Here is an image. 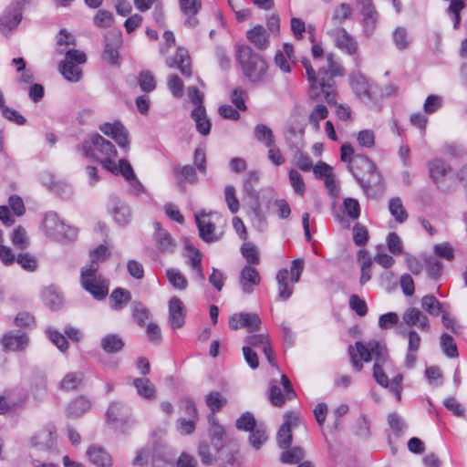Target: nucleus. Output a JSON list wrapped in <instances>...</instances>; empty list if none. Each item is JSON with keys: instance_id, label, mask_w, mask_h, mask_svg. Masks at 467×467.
I'll return each instance as SVG.
<instances>
[{"instance_id": "1", "label": "nucleus", "mask_w": 467, "mask_h": 467, "mask_svg": "<svg viewBox=\"0 0 467 467\" xmlns=\"http://www.w3.org/2000/svg\"><path fill=\"white\" fill-rule=\"evenodd\" d=\"M348 355L351 364L357 371L363 368V362H369L374 358L373 377L378 384L389 388L398 400H400L402 376L398 374L391 381L383 370V366L391 365L387 346L379 340H369L367 343L357 341L354 346L348 347Z\"/></svg>"}, {"instance_id": "2", "label": "nucleus", "mask_w": 467, "mask_h": 467, "mask_svg": "<svg viewBox=\"0 0 467 467\" xmlns=\"http://www.w3.org/2000/svg\"><path fill=\"white\" fill-rule=\"evenodd\" d=\"M309 83L308 95L311 99H324L328 104L336 103V77H342L345 70L332 53L326 55V65L316 64L317 71L307 58L301 60Z\"/></svg>"}, {"instance_id": "3", "label": "nucleus", "mask_w": 467, "mask_h": 467, "mask_svg": "<svg viewBox=\"0 0 467 467\" xmlns=\"http://www.w3.org/2000/svg\"><path fill=\"white\" fill-rule=\"evenodd\" d=\"M236 59L244 77L254 84L264 83L267 78V63L262 56L248 46H241L236 51Z\"/></svg>"}, {"instance_id": "4", "label": "nucleus", "mask_w": 467, "mask_h": 467, "mask_svg": "<svg viewBox=\"0 0 467 467\" xmlns=\"http://www.w3.org/2000/svg\"><path fill=\"white\" fill-rule=\"evenodd\" d=\"M86 158H93L99 161L104 168L112 164L117 156L115 146L101 135L95 133L88 136L78 147Z\"/></svg>"}, {"instance_id": "5", "label": "nucleus", "mask_w": 467, "mask_h": 467, "mask_svg": "<svg viewBox=\"0 0 467 467\" xmlns=\"http://www.w3.org/2000/svg\"><path fill=\"white\" fill-rule=\"evenodd\" d=\"M349 171L366 192L380 182V175L377 171L375 163L367 156L355 155L350 160Z\"/></svg>"}, {"instance_id": "6", "label": "nucleus", "mask_w": 467, "mask_h": 467, "mask_svg": "<svg viewBox=\"0 0 467 467\" xmlns=\"http://www.w3.org/2000/svg\"><path fill=\"white\" fill-rule=\"evenodd\" d=\"M80 284L96 300H103L109 294V280L98 274L94 266L81 269Z\"/></svg>"}, {"instance_id": "7", "label": "nucleus", "mask_w": 467, "mask_h": 467, "mask_svg": "<svg viewBox=\"0 0 467 467\" xmlns=\"http://www.w3.org/2000/svg\"><path fill=\"white\" fill-rule=\"evenodd\" d=\"M25 0H14L0 16V32L9 36L19 26L23 18Z\"/></svg>"}, {"instance_id": "8", "label": "nucleus", "mask_w": 467, "mask_h": 467, "mask_svg": "<svg viewBox=\"0 0 467 467\" xmlns=\"http://www.w3.org/2000/svg\"><path fill=\"white\" fill-rule=\"evenodd\" d=\"M87 57L83 51L69 49L66 52L65 60L59 64V71L66 79L77 82L82 76L78 65L85 63Z\"/></svg>"}, {"instance_id": "9", "label": "nucleus", "mask_w": 467, "mask_h": 467, "mask_svg": "<svg viewBox=\"0 0 467 467\" xmlns=\"http://www.w3.org/2000/svg\"><path fill=\"white\" fill-rule=\"evenodd\" d=\"M280 384L283 386L284 391L276 380L270 381L269 400L275 407H282L287 400L296 398V391L286 375L281 376Z\"/></svg>"}, {"instance_id": "10", "label": "nucleus", "mask_w": 467, "mask_h": 467, "mask_svg": "<svg viewBox=\"0 0 467 467\" xmlns=\"http://www.w3.org/2000/svg\"><path fill=\"white\" fill-rule=\"evenodd\" d=\"M398 334L408 338V351L405 358V365L408 368L414 367L417 360V352L420 349L421 338L417 331L404 327L400 324L398 327Z\"/></svg>"}, {"instance_id": "11", "label": "nucleus", "mask_w": 467, "mask_h": 467, "mask_svg": "<svg viewBox=\"0 0 467 467\" xmlns=\"http://www.w3.org/2000/svg\"><path fill=\"white\" fill-rule=\"evenodd\" d=\"M356 6L363 16L364 33L367 36H370L377 26L379 17L373 0H356Z\"/></svg>"}, {"instance_id": "12", "label": "nucleus", "mask_w": 467, "mask_h": 467, "mask_svg": "<svg viewBox=\"0 0 467 467\" xmlns=\"http://www.w3.org/2000/svg\"><path fill=\"white\" fill-rule=\"evenodd\" d=\"M299 417L296 413L287 411L284 415V423L281 425L277 431L276 441L277 444L282 449H287L292 443V427L297 426Z\"/></svg>"}, {"instance_id": "13", "label": "nucleus", "mask_w": 467, "mask_h": 467, "mask_svg": "<svg viewBox=\"0 0 467 467\" xmlns=\"http://www.w3.org/2000/svg\"><path fill=\"white\" fill-rule=\"evenodd\" d=\"M246 343L245 347H250V348H257L261 350L268 363L273 367H277L275 358L273 354V349L271 348L270 340L267 335L265 334H253L247 336L244 339Z\"/></svg>"}, {"instance_id": "14", "label": "nucleus", "mask_w": 467, "mask_h": 467, "mask_svg": "<svg viewBox=\"0 0 467 467\" xmlns=\"http://www.w3.org/2000/svg\"><path fill=\"white\" fill-rule=\"evenodd\" d=\"M106 44L102 57L111 65L118 64L119 49L122 44V35L120 31H110L105 37Z\"/></svg>"}, {"instance_id": "15", "label": "nucleus", "mask_w": 467, "mask_h": 467, "mask_svg": "<svg viewBox=\"0 0 467 467\" xmlns=\"http://www.w3.org/2000/svg\"><path fill=\"white\" fill-rule=\"evenodd\" d=\"M99 130L105 135L111 137L119 147L126 150H129V132L119 121H115L114 123L106 122L99 126Z\"/></svg>"}, {"instance_id": "16", "label": "nucleus", "mask_w": 467, "mask_h": 467, "mask_svg": "<svg viewBox=\"0 0 467 467\" xmlns=\"http://www.w3.org/2000/svg\"><path fill=\"white\" fill-rule=\"evenodd\" d=\"M431 180L439 188H442L446 176L451 172V167L443 159L434 158L427 163Z\"/></svg>"}, {"instance_id": "17", "label": "nucleus", "mask_w": 467, "mask_h": 467, "mask_svg": "<svg viewBox=\"0 0 467 467\" xmlns=\"http://www.w3.org/2000/svg\"><path fill=\"white\" fill-rule=\"evenodd\" d=\"M261 320L254 313H239L233 315L229 319V327L234 330L246 328L249 332L258 331Z\"/></svg>"}, {"instance_id": "18", "label": "nucleus", "mask_w": 467, "mask_h": 467, "mask_svg": "<svg viewBox=\"0 0 467 467\" xmlns=\"http://www.w3.org/2000/svg\"><path fill=\"white\" fill-rule=\"evenodd\" d=\"M260 181V173L257 171H250L243 182L244 193L254 201L253 210L256 216L261 214V206L259 202V192L255 191L254 186Z\"/></svg>"}, {"instance_id": "19", "label": "nucleus", "mask_w": 467, "mask_h": 467, "mask_svg": "<svg viewBox=\"0 0 467 467\" xmlns=\"http://www.w3.org/2000/svg\"><path fill=\"white\" fill-rule=\"evenodd\" d=\"M57 442V429L52 424L44 426L31 438V443L35 447L43 450H52Z\"/></svg>"}, {"instance_id": "20", "label": "nucleus", "mask_w": 467, "mask_h": 467, "mask_svg": "<svg viewBox=\"0 0 467 467\" xmlns=\"http://www.w3.org/2000/svg\"><path fill=\"white\" fill-rule=\"evenodd\" d=\"M181 12L184 16L183 25L188 28H194L199 25L197 14L202 9L201 0H179Z\"/></svg>"}, {"instance_id": "21", "label": "nucleus", "mask_w": 467, "mask_h": 467, "mask_svg": "<svg viewBox=\"0 0 467 467\" xmlns=\"http://www.w3.org/2000/svg\"><path fill=\"white\" fill-rule=\"evenodd\" d=\"M336 46L348 53V55H355L358 51V42L350 36L343 27H337L329 32Z\"/></svg>"}, {"instance_id": "22", "label": "nucleus", "mask_w": 467, "mask_h": 467, "mask_svg": "<svg viewBox=\"0 0 467 467\" xmlns=\"http://www.w3.org/2000/svg\"><path fill=\"white\" fill-rule=\"evenodd\" d=\"M350 86L355 94L364 102L372 100L371 85L360 72H353L349 76Z\"/></svg>"}, {"instance_id": "23", "label": "nucleus", "mask_w": 467, "mask_h": 467, "mask_svg": "<svg viewBox=\"0 0 467 467\" xmlns=\"http://www.w3.org/2000/svg\"><path fill=\"white\" fill-rule=\"evenodd\" d=\"M261 276L259 272L251 265H245L240 272L239 285L244 294L249 295L260 285Z\"/></svg>"}, {"instance_id": "24", "label": "nucleus", "mask_w": 467, "mask_h": 467, "mask_svg": "<svg viewBox=\"0 0 467 467\" xmlns=\"http://www.w3.org/2000/svg\"><path fill=\"white\" fill-rule=\"evenodd\" d=\"M169 67H176L185 77L192 76V63L189 52L184 47H178L172 57L166 59Z\"/></svg>"}, {"instance_id": "25", "label": "nucleus", "mask_w": 467, "mask_h": 467, "mask_svg": "<svg viewBox=\"0 0 467 467\" xmlns=\"http://www.w3.org/2000/svg\"><path fill=\"white\" fill-rule=\"evenodd\" d=\"M187 265L194 271L197 281L203 283L205 276L202 265V254L199 249L190 244L185 245V254Z\"/></svg>"}, {"instance_id": "26", "label": "nucleus", "mask_w": 467, "mask_h": 467, "mask_svg": "<svg viewBox=\"0 0 467 467\" xmlns=\"http://www.w3.org/2000/svg\"><path fill=\"white\" fill-rule=\"evenodd\" d=\"M207 217L208 214L204 211H202L195 214V222L199 229L200 237L206 243H213L219 238L214 233V224Z\"/></svg>"}, {"instance_id": "27", "label": "nucleus", "mask_w": 467, "mask_h": 467, "mask_svg": "<svg viewBox=\"0 0 467 467\" xmlns=\"http://www.w3.org/2000/svg\"><path fill=\"white\" fill-rule=\"evenodd\" d=\"M185 322V307L182 301L172 296L169 301V324L172 328H180Z\"/></svg>"}, {"instance_id": "28", "label": "nucleus", "mask_w": 467, "mask_h": 467, "mask_svg": "<svg viewBox=\"0 0 467 467\" xmlns=\"http://www.w3.org/2000/svg\"><path fill=\"white\" fill-rule=\"evenodd\" d=\"M402 320L408 328L417 326L421 331L430 329L429 318L416 307L408 308L402 315Z\"/></svg>"}, {"instance_id": "29", "label": "nucleus", "mask_w": 467, "mask_h": 467, "mask_svg": "<svg viewBox=\"0 0 467 467\" xmlns=\"http://www.w3.org/2000/svg\"><path fill=\"white\" fill-rule=\"evenodd\" d=\"M154 240L160 252L171 254L176 248V243L171 235L161 228V223H154Z\"/></svg>"}, {"instance_id": "30", "label": "nucleus", "mask_w": 467, "mask_h": 467, "mask_svg": "<svg viewBox=\"0 0 467 467\" xmlns=\"http://www.w3.org/2000/svg\"><path fill=\"white\" fill-rule=\"evenodd\" d=\"M88 460L98 467H111L113 461L111 456L99 446H90L87 451Z\"/></svg>"}, {"instance_id": "31", "label": "nucleus", "mask_w": 467, "mask_h": 467, "mask_svg": "<svg viewBox=\"0 0 467 467\" xmlns=\"http://www.w3.org/2000/svg\"><path fill=\"white\" fill-rule=\"evenodd\" d=\"M191 117L195 122L197 131L203 136H207L211 131L212 123L206 114L205 108H194L191 113Z\"/></svg>"}, {"instance_id": "32", "label": "nucleus", "mask_w": 467, "mask_h": 467, "mask_svg": "<svg viewBox=\"0 0 467 467\" xmlns=\"http://www.w3.org/2000/svg\"><path fill=\"white\" fill-rule=\"evenodd\" d=\"M132 384L135 387L137 393L141 398L147 400L156 399V389L153 383L147 378L133 379Z\"/></svg>"}, {"instance_id": "33", "label": "nucleus", "mask_w": 467, "mask_h": 467, "mask_svg": "<svg viewBox=\"0 0 467 467\" xmlns=\"http://www.w3.org/2000/svg\"><path fill=\"white\" fill-rule=\"evenodd\" d=\"M210 428L209 436L213 441V446L217 451H220L223 447V437L225 435L224 429L218 423V420L214 415L209 417Z\"/></svg>"}, {"instance_id": "34", "label": "nucleus", "mask_w": 467, "mask_h": 467, "mask_svg": "<svg viewBox=\"0 0 467 467\" xmlns=\"http://www.w3.org/2000/svg\"><path fill=\"white\" fill-rule=\"evenodd\" d=\"M28 344V337L25 333L7 334L3 338L4 347L12 351L24 350Z\"/></svg>"}, {"instance_id": "35", "label": "nucleus", "mask_w": 467, "mask_h": 467, "mask_svg": "<svg viewBox=\"0 0 467 467\" xmlns=\"http://www.w3.org/2000/svg\"><path fill=\"white\" fill-rule=\"evenodd\" d=\"M288 277L289 272L285 268L280 269L276 274V282L278 285V296L282 300L288 299L294 292V284H289Z\"/></svg>"}, {"instance_id": "36", "label": "nucleus", "mask_w": 467, "mask_h": 467, "mask_svg": "<svg viewBox=\"0 0 467 467\" xmlns=\"http://www.w3.org/2000/svg\"><path fill=\"white\" fill-rule=\"evenodd\" d=\"M90 408V400L84 396H79L68 404L67 415L69 418H78L88 411Z\"/></svg>"}, {"instance_id": "37", "label": "nucleus", "mask_w": 467, "mask_h": 467, "mask_svg": "<svg viewBox=\"0 0 467 467\" xmlns=\"http://www.w3.org/2000/svg\"><path fill=\"white\" fill-rule=\"evenodd\" d=\"M246 36L259 49H265L269 46L266 30L262 26H255L250 29Z\"/></svg>"}, {"instance_id": "38", "label": "nucleus", "mask_w": 467, "mask_h": 467, "mask_svg": "<svg viewBox=\"0 0 467 467\" xmlns=\"http://www.w3.org/2000/svg\"><path fill=\"white\" fill-rule=\"evenodd\" d=\"M129 415L130 410L120 402H112L107 411V418L110 422H126Z\"/></svg>"}, {"instance_id": "39", "label": "nucleus", "mask_w": 467, "mask_h": 467, "mask_svg": "<svg viewBox=\"0 0 467 467\" xmlns=\"http://www.w3.org/2000/svg\"><path fill=\"white\" fill-rule=\"evenodd\" d=\"M43 226L47 234L51 237H60L61 234L57 230V228H65V223L60 221L56 213H47L43 220Z\"/></svg>"}, {"instance_id": "40", "label": "nucleus", "mask_w": 467, "mask_h": 467, "mask_svg": "<svg viewBox=\"0 0 467 467\" xmlns=\"http://www.w3.org/2000/svg\"><path fill=\"white\" fill-rule=\"evenodd\" d=\"M130 299V292L119 287L112 291L109 296V306L113 310L119 311L124 308Z\"/></svg>"}, {"instance_id": "41", "label": "nucleus", "mask_w": 467, "mask_h": 467, "mask_svg": "<svg viewBox=\"0 0 467 467\" xmlns=\"http://www.w3.org/2000/svg\"><path fill=\"white\" fill-rule=\"evenodd\" d=\"M123 339L117 334H108L101 338L100 347L107 353H117L124 348Z\"/></svg>"}, {"instance_id": "42", "label": "nucleus", "mask_w": 467, "mask_h": 467, "mask_svg": "<svg viewBox=\"0 0 467 467\" xmlns=\"http://www.w3.org/2000/svg\"><path fill=\"white\" fill-rule=\"evenodd\" d=\"M112 213L115 221L120 225H126L131 218L130 210L128 205L118 199H113Z\"/></svg>"}, {"instance_id": "43", "label": "nucleus", "mask_w": 467, "mask_h": 467, "mask_svg": "<svg viewBox=\"0 0 467 467\" xmlns=\"http://www.w3.org/2000/svg\"><path fill=\"white\" fill-rule=\"evenodd\" d=\"M105 169L115 175L121 174L127 181L134 179L135 176L130 163L125 159H120L119 164L113 160L112 164L108 165Z\"/></svg>"}, {"instance_id": "44", "label": "nucleus", "mask_w": 467, "mask_h": 467, "mask_svg": "<svg viewBox=\"0 0 467 467\" xmlns=\"http://www.w3.org/2000/svg\"><path fill=\"white\" fill-rule=\"evenodd\" d=\"M389 211L394 217L395 221L399 223H403L407 221L409 214L399 197L391 198L389 202Z\"/></svg>"}, {"instance_id": "45", "label": "nucleus", "mask_w": 467, "mask_h": 467, "mask_svg": "<svg viewBox=\"0 0 467 467\" xmlns=\"http://www.w3.org/2000/svg\"><path fill=\"white\" fill-rule=\"evenodd\" d=\"M205 403L214 415L227 404V399L219 391H211L205 397Z\"/></svg>"}, {"instance_id": "46", "label": "nucleus", "mask_w": 467, "mask_h": 467, "mask_svg": "<svg viewBox=\"0 0 467 467\" xmlns=\"http://www.w3.org/2000/svg\"><path fill=\"white\" fill-rule=\"evenodd\" d=\"M166 276L175 289L185 290L187 288V278L180 270L176 268H169L166 270Z\"/></svg>"}, {"instance_id": "47", "label": "nucleus", "mask_w": 467, "mask_h": 467, "mask_svg": "<svg viewBox=\"0 0 467 467\" xmlns=\"http://www.w3.org/2000/svg\"><path fill=\"white\" fill-rule=\"evenodd\" d=\"M109 255L110 253L107 246L101 244L98 248L90 252V263L84 268H92V266H94L96 270H99V263L104 262Z\"/></svg>"}, {"instance_id": "48", "label": "nucleus", "mask_w": 467, "mask_h": 467, "mask_svg": "<svg viewBox=\"0 0 467 467\" xmlns=\"http://www.w3.org/2000/svg\"><path fill=\"white\" fill-rule=\"evenodd\" d=\"M83 379L81 372L68 373L61 380L60 387L65 390H74L82 383Z\"/></svg>"}, {"instance_id": "49", "label": "nucleus", "mask_w": 467, "mask_h": 467, "mask_svg": "<svg viewBox=\"0 0 467 467\" xmlns=\"http://www.w3.org/2000/svg\"><path fill=\"white\" fill-rule=\"evenodd\" d=\"M441 347L444 354L451 358L458 357V348L453 337L449 334H442L441 337Z\"/></svg>"}, {"instance_id": "50", "label": "nucleus", "mask_w": 467, "mask_h": 467, "mask_svg": "<svg viewBox=\"0 0 467 467\" xmlns=\"http://www.w3.org/2000/svg\"><path fill=\"white\" fill-rule=\"evenodd\" d=\"M254 137L257 140L265 143L267 147L274 144V135L267 126L265 124H258L254 129Z\"/></svg>"}, {"instance_id": "51", "label": "nucleus", "mask_w": 467, "mask_h": 467, "mask_svg": "<svg viewBox=\"0 0 467 467\" xmlns=\"http://www.w3.org/2000/svg\"><path fill=\"white\" fill-rule=\"evenodd\" d=\"M422 308L430 315L438 316L441 312V305L432 295L424 296L421 299Z\"/></svg>"}, {"instance_id": "52", "label": "nucleus", "mask_w": 467, "mask_h": 467, "mask_svg": "<svg viewBox=\"0 0 467 467\" xmlns=\"http://www.w3.org/2000/svg\"><path fill=\"white\" fill-rule=\"evenodd\" d=\"M328 115V111L326 106L318 104L311 111L308 120L313 125L316 130L320 129L319 122L325 119Z\"/></svg>"}, {"instance_id": "53", "label": "nucleus", "mask_w": 467, "mask_h": 467, "mask_svg": "<svg viewBox=\"0 0 467 467\" xmlns=\"http://www.w3.org/2000/svg\"><path fill=\"white\" fill-rule=\"evenodd\" d=\"M241 252L248 264L247 265L252 266L253 265H258L260 263L258 251L254 244L251 243L244 244Z\"/></svg>"}, {"instance_id": "54", "label": "nucleus", "mask_w": 467, "mask_h": 467, "mask_svg": "<svg viewBox=\"0 0 467 467\" xmlns=\"http://www.w3.org/2000/svg\"><path fill=\"white\" fill-rule=\"evenodd\" d=\"M352 16V7L349 4L342 3L336 7L332 15V20L335 24H342L344 21L349 19Z\"/></svg>"}, {"instance_id": "55", "label": "nucleus", "mask_w": 467, "mask_h": 467, "mask_svg": "<svg viewBox=\"0 0 467 467\" xmlns=\"http://www.w3.org/2000/svg\"><path fill=\"white\" fill-rule=\"evenodd\" d=\"M443 152L451 159H462L467 154V150L462 144L450 142L443 146Z\"/></svg>"}, {"instance_id": "56", "label": "nucleus", "mask_w": 467, "mask_h": 467, "mask_svg": "<svg viewBox=\"0 0 467 467\" xmlns=\"http://www.w3.org/2000/svg\"><path fill=\"white\" fill-rule=\"evenodd\" d=\"M13 244L20 249H26L29 244V239L26 235V230L22 226H17L11 236Z\"/></svg>"}, {"instance_id": "57", "label": "nucleus", "mask_w": 467, "mask_h": 467, "mask_svg": "<svg viewBox=\"0 0 467 467\" xmlns=\"http://www.w3.org/2000/svg\"><path fill=\"white\" fill-rule=\"evenodd\" d=\"M305 452L301 447H294L284 451L281 454V462L284 463H297L304 458Z\"/></svg>"}, {"instance_id": "58", "label": "nucleus", "mask_w": 467, "mask_h": 467, "mask_svg": "<svg viewBox=\"0 0 467 467\" xmlns=\"http://www.w3.org/2000/svg\"><path fill=\"white\" fill-rule=\"evenodd\" d=\"M256 425L254 415L250 412H244L236 420L235 427L240 431H251Z\"/></svg>"}, {"instance_id": "59", "label": "nucleus", "mask_w": 467, "mask_h": 467, "mask_svg": "<svg viewBox=\"0 0 467 467\" xmlns=\"http://www.w3.org/2000/svg\"><path fill=\"white\" fill-rule=\"evenodd\" d=\"M114 22V16L111 12L107 10H99L93 17V23L98 27H109Z\"/></svg>"}, {"instance_id": "60", "label": "nucleus", "mask_w": 467, "mask_h": 467, "mask_svg": "<svg viewBox=\"0 0 467 467\" xmlns=\"http://www.w3.org/2000/svg\"><path fill=\"white\" fill-rule=\"evenodd\" d=\"M139 85L145 92H150L156 88V80L150 71H142L139 76Z\"/></svg>"}, {"instance_id": "61", "label": "nucleus", "mask_w": 467, "mask_h": 467, "mask_svg": "<svg viewBox=\"0 0 467 467\" xmlns=\"http://www.w3.org/2000/svg\"><path fill=\"white\" fill-rule=\"evenodd\" d=\"M174 173L176 176L181 175L189 183H196L198 181L195 168L191 165L175 167Z\"/></svg>"}, {"instance_id": "62", "label": "nucleus", "mask_w": 467, "mask_h": 467, "mask_svg": "<svg viewBox=\"0 0 467 467\" xmlns=\"http://www.w3.org/2000/svg\"><path fill=\"white\" fill-rule=\"evenodd\" d=\"M44 301L46 305L52 310L58 309L63 303L61 296L52 289H47L44 292Z\"/></svg>"}, {"instance_id": "63", "label": "nucleus", "mask_w": 467, "mask_h": 467, "mask_svg": "<svg viewBox=\"0 0 467 467\" xmlns=\"http://www.w3.org/2000/svg\"><path fill=\"white\" fill-rule=\"evenodd\" d=\"M224 197L227 206L232 213H236L239 210V201L235 196V189L232 185H228L224 189Z\"/></svg>"}, {"instance_id": "64", "label": "nucleus", "mask_w": 467, "mask_h": 467, "mask_svg": "<svg viewBox=\"0 0 467 467\" xmlns=\"http://www.w3.org/2000/svg\"><path fill=\"white\" fill-rule=\"evenodd\" d=\"M393 40L396 47L400 50H404L410 46L408 32L404 27L396 28L393 33Z\"/></svg>"}]
</instances>
